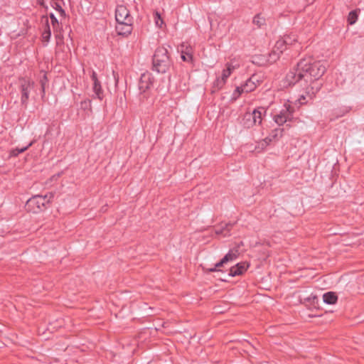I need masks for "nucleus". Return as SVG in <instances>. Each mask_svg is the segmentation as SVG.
Returning a JSON list of instances; mask_svg holds the SVG:
<instances>
[{"label": "nucleus", "mask_w": 364, "mask_h": 364, "mask_svg": "<svg viewBox=\"0 0 364 364\" xmlns=\"http://www.w3.org/2000/svg\"><path fill=\"white\" fill-rule=\"evenodd\" d=\"M325 72L326 67L322 62L304 58L286 75L284 83L289 86L296 83L300 85L304 93L300 95L299 102L304 105L307 102L306 97L312 99L321 89L322 82L320 78Z\"/></svg>", "instance_id": "f257e3e1"}, {"label": "nucleus", "mask_w": 364, "mask_h": 364, "mask_svg": "<svg viewBox=\"0 0 364 364\" xmlns=\"http://www.w3.org/2000/svg\"><path fill=\"white\" fill-rule=\"evenodd\" d=\"M116 31L119 36H128L133 29V18L124 5H118L115 9Z\"/></svg>", "instance_id": "f03ea898"}, {"label": "nucleus", "mask_w": 364, "mask_h": 364, "mask_svg": "<svg viewBox=\"0 0 364 364\" xmlns=\"http://www.w3.org/2000/svg\"><path fill=\"white\" fill-rule=\"evenodd\" d=\"M53 197V193H48L45 196L35 195L27 200L25 205L26 210L36 214L41 213L47 209Z\"/></svg>", "instance_id": "7ed1b4c3"}, {"label": "nucleus", "mask_w": 364, "mask_h": 364, "mask_svg": "<svg viewBox=\"0 0 364 364\" xmlns=\"http://www.w3.org/2000/svg\"><path fill=\"white\" fill-rule=\"evenodd\" d=\"M171 66L168 50L164 47L156 49L153 56V68L159 73H165Z\"/></svg>", "instance_id": "20e7f679"}, {"label": "nucleus", "mask_w": 364, "mask_h": 364, "mask_svg": "<svg viewBox=\"0 0 364 364\" xmlns=\"http://www.w3.org/2000/svg\"><path fill=\"white\" fill-rule=\"evenodd\" d=\"M18 85L21 93V103L24 108H26L28 104L30 93L34 88L35 83L28 77H21L18 78Z\"/></svg>", "instance_id": "39448f33"}, {"label": "nucleus", "mask_w": 364, "mask_h": 364, "mask_svg": "<svg viewBox=\"0 0 364 364\" xmlns=\"http://www.w3.org/2000/svg\"><path fill=\"white\" fill-rule=\"evenodd\" d=\"M267 109L259 107L255 109L252 113H246L244 117V126L246 128H251L255 125H260L263 117L265 116Z\"/></svg>", "instance_id": "423d86ee"}, {"label": "nucleus", "mask_w": 364, "mask_h": 364, "mask_svg": "<svg viewBox=\"0 0 364 364\" xmlns=\"http://www.w3.org/2000/svg\"><path fill=\"white\" fill-rule=\"evenodd\" d=\"M238 68L239 65H234L232 60L231 62L227 63L225 64V68L222 71L221 76L218 77L213 82V91L221 90L226 84L228 77L231 75L232 72Z\"/></svg>", "instance_id": "0eeeda50"}, {"label": "nucleus", "mask_w": 364, "mask_h": 364, "mask_svg": "<svg viewBox=\"0 0 364 364\" xmlns=\"http://www.w3.org/2000/svg\"><path fill=\"white\" fill-rule=\"evenodd\" d=\"M294 112V108L289 103H285L279 113L274 116V120L279 126H282L287 122L293 119Z\"/></svg>", "instance_id": "6e6552de"}, {"label": "nucleus", "mask_w": 364, "mask_h": 364, "mask_svg": "<svg viewBox=\"0 0 364 364\" xmlns=\"http://www.w3.org/2000/svg\"><path fill=\"white\" fill-rule=\"evenodd\" d=\"M263 81V75L259 73L253 74L246 82L242 85L245 92L248 93L254 91L257 86H259Z\"/></svg>", "instance_id": "1a4fd4ad"}, {"label": "nucleus", "mask_w": 364, "mask_h": 364, "mask_svg": "<svg viewBox=\"0 0 364 364\" xmlns=\"http://www.w3.org/2000/svg\"><path fill=\"white\" fill-rule=\"evenodd\" d=\"M154 82V77H153L151 73L146 72L141 74L140 77L139 88L141 90V92H144L153 86Z\"/></svg>", "instance_id": "9d476101"}, {"label": "nucleus", "mask_w": 364, "mask_h": 364, "mask_svg": "<svg viewBox=\"0 0 364 364\" xmlns=\"http://www.w3.org/2000/svg\"><path fill=\"white\" fill-rule=\"evenodd\" d=\"M287 48V46L283 42L282 38L278 40L274 47V50L269 54V58L272 61H276L279 58V53H282Z\"/></svg>", "instance_id": "9b49d317"}, {"label": "nucleus", "mask_w": 364, "mask_h": 364, "mask_svg": "<svg viewBox=\"0 0 364 364\" xmlns=\"http://www.w3.org/2000/svg\"><path fill=\"white\" fill-rule=\"evenodd\" d=\"M249 264L246 262H240L230 269L229 275L232 277L242 274L248 268Z\"/></svg>", "instance_id": "f8f14e48"}, {"label": "nucleus", "mask_w": 364, "mask_h": 364, "mask_svg": "<svg viewBox=\"0 0 364 364\" xmlns=\"http://www.w3.org/2000/svg\"><path fill=\"white\" fill-rule=\"evenodd\" d=\"M231 223H221L215 228V233L218 235H223L225 237L230 235V232L232 228Z\"/></svg>", "instance_id": "ddd939ff"}, {"label": "nucleus", "mask_w": 364, "mask_h": 364, "mask_svg": "<svg viewBox=\"0 0 364 364\" xmlns=\"http://www.w3.org/2000/svg\"><path fill=\"white\" fill-rule=\"evenodd\" d=\"M181 58L185 62H191L193 58L192 48L186 45L182 44L181 46Z\"/></svg>", "instance_id": "4468645a"}, {"label": "nucleus", "mask_w": 364, "mask_h": 364, "mask_svg": "<svg viewBox=\"0 0 364 364\" xmlns=\"http://www.w3.org/2000/svg\"><path fill=\"white\" fill-rule=\"evenodd\" d=\"M323 300L326 304H335L338 301V296L335 292L328 291L323 295Z\"/></svg>", "instance_id": "2eb2a0df"}, {"label": "nucleus", "mask_w": 364, "mask_h": 364, "mask_svg": "<svg viewBox=\"0 0 364 364\" xmlns=\"http://www.w3.org/2000/svg\"><path fill=\"white\" fill-rule=\"evenodd\" d=\"M92 90L97 99L102 100L104 97V92L100 80L93 82Z\"/></svg>", "instance_id": "dca6fc26"}, {"label": "nucleus", "mask_w": 364, "mask_h": 364, "mask_svg": "<svg viewBox=\"0 0 364 364\" xmlns=\"http://www.w3.org/2000/svg\"><path fill=\"white\" fill-rule=\"evenodd\" d=\"M51 36L50 28L48 23V19L46 18V24L44 31L42 33V41L47 43L50 41Z\"/></svg>", "instance_id": "f3484780"}, {"label": "nucleus", "mask_w": 364, "mask_h": 364, "mask_svg": "<svg viewBox=\"0 0 364 364\" xmlns=\"http://www.w3.org/2000/svg\"><path fill=\"white\" fill-rule=\"evenodd\" d=\"M227 263L225 259L223 258L219 262L216 263L213 267L208 268L205 267H202L203 271L205 273H210L216 271H220L218 268L223 266L224 264Z\"/></svg>", "instance_id": "a211bd4d"}, {"label": "nucleus", "mask_w": 364, "mask_h": 364, "mask_svg": "<svg viewBox=\"0 0 364 364\" xmlns=\"http://www.w3.org/2000/svg\"><path fill=\"white\" fill-rule=\"evenodd\" d=\"M282 39L283 42H284V43H286L287 46L293 45L298 41L297 36L294 33L285 35L282 37Z\"/></svg>", "instance_id": "6ab92c4d"}, {"label": "nucleus", "mask_w": 364, "mask_h": 364, "mask_svg": "<svg viewBox=\"0 0 364 364\" xmlns=\"http://www.w3.org/2000/svg\"><path fill=\"white\" fill-rule=\"evenodd\" d=\"M252 23L257 26V28H261L266 24V19L261 14H257L254 16Z\"/></svg>", "instance_id": "aec40b11"}, {"label": "nucleus", "mask_w": 364, "mask_h": 364, "mask_svg": "<svg viewBox=\"0 0 364 364\" xmlns=\"http://www.w3.org/2000/svg\"><path fill=\"white\" fill-rule=\"evenodd\" d=\"M358 17V11L357 10L351 11L348 14V23L350 25L354 24L357 21Z\"/></svg>", "instance_id": "412c9836"}, {"label": "nucleus", "mask_w": 364, "mask_h": 364, "mask_svg": "<svg viewBox=\"0 0 364 364\" xmlns=\"http://www.w3.org/2000/svg\"><path fill=\"white\" fill-rule=\"evenodd\" d=\"M284 129L282 128H277L272 131L269 136L274 139V140H278L279 138H281L283 136Z\"/></svg>", "instance_id": "4be33fe9"}, {"label": "nucleus", "mask_w": 364, "mask_h": 364, "mask_svg": "<svg viewBox=\"0 0 364 364\" xmlns=\"http://www.w3.org/2000/svg\"><path fill=\"white\" fill-rule=\"evenodd\" d=\"M154 19L156 25L159 28H162L163 25L164 24V22L161 16V14L158 11H155L154 13Z\"/></svg>", "instance_id": "5701e85b"}, {"label": "nucleus", "mask_w": 364, "mask_h": 364, "mask_svg": "<svg viewBox=\"0 0 364 364\" xmlns=\"http://www.w3.org/2000/svg\"><path fill=\"white\" fill-rule=\"evenodd\" d=\"M50 21H51V24H52L53 28V31L55 32L60 27L59 22H58V19L56 18V17L55 16V15L53 14H50Z\"/></svg>", "instance_id": "b1692460"}, {"label": "nucleus", "mask_w": 364, "mask_h": 364, "mask_svg": "<svg viewBox=\"0 0 364 364\" xmlns=\"http://www.w3.org/2000/svg\"><path fill=\"white\" fill-rule=\"evenodd\" d=\"M33 142L31 141L26 146H25L23 148H21V149L16 148V149H14L12 151V155L18 156L19 154L26 151L30 146H31L33 145Z\"/></svg>", "instance_id": "393cba45"}, {"label": "nucleus", "mask_w": 364, "mask_h": 364, "mask_svg": "<svg viewBox=\"0 0 364 364\" xmlns=\"http://www.w3.org/2000/svg\"><path fill=\"white\" fill-rule=\"evenodd\" d=\"M243 92H245V90H243L242 85L237 87L233 92L232 99L233 100L237 99L240 96V95Z\"/></svg>", "instance_id": "a878e982"}, {"label": "nucleus", "mask_w": 364, "mask_h": 364, "mask_svg": "<svg viewBox=\"0 0 364 364\" xmlns=\"http://www.w3.org/2000/svg\"><path fill=\"white\" fill-rule=\"evenodd\" d=\"M237 255L236 253L232 252V251H230L228 254H226L223 259L226 262L229 261H232L237 258Z\"/></svg>", "instance_id": "bb28decb"}, {"label": "nucleus", "mask_w": 364, "mask_h": 364, "mask_svg": "<svg viewBox=\"0 0 364 364\" xmlns=\"http://www.w3.org/2000/svg\"><path fill=\"white\" fill-rule=\"evenodd\" d=\"M274 139L269 135L267 137H266L264 139H263L260 142V145L262 148L266 147L268 146Z\"/></svg>", "instance_id": "cd10ccee"}, {"label": "nucleus", "mask_w": 364, "mask_h": 364, "mask_svg": "<svg viewBox=\"0 0 364 364\" xmlns=\"http://www.w3.org/2000/svg\"><path fill=\"white\" fill-rule=\"evenodd\" d=\"M90 107H91V102L89 100H85L82 101L80 103V107H81V109H82L84 110L90 108Z\"/></svg>", "instance_id": "c85d7f7f"}, {"label": "nucleus", "mask_w": 364, "mask_h": 364, "mask_svg": "<svg viewBox=\"0 0 364 364\" xmlns=\"http://www.w3.org/2000/svg\"><path fill=\"white\" fill-rule=\"evenodd\" d=\"M92 74H91V80H92V82H96V81H98V77H97V73L92 70Z\"/></svg>", "instance_id": "c756f323"}, {"label": "nucleus", "mask_w": 364, "mask_h": 364, "mask_svg": "<svg viewBox=\"0 0 364 364\" xmlns=\"http://www.w3.org/2000/svg\"><path fill=\"white\" fill-rule=\"evenodd\" d=\"M46 82H47V77H46V75H44V76H43V80H41V81H40V83H41V87L45 86V85H46Z\"/></svg>", "instance_id": "7c9ffc66"}, {"label": "nucleus", "mask_w": 364, "mask_h": 364, "mask_svg": "<svg viewBox=\"0 0 364 364\" xmlns=\"http://www.w3.org/2000/svg\"><path fill=\"white\" fill-rule=\"evenodd\" d=\"M49 1L50 0H38V2L41 6H45L46 3Z\"/></svg>", "instance_id": "2f4dec72"}, {"label": "nucleus", "mask_w": 364, "mask_h": 364, "mask_svg": "<svg viewBox=\"0 0 364 364\" xmlns=\"http://www.w3.org/2000/svg\"><path fill=\"white\" fill-rule=\"evenodd\" d=\"M57 9L60 11V13L61 14V15H64V14H65V11H64V10L61 8V6H58V5Z\"/></svg>", "instance_id": "473e14b6"}, {"label": "nucleus", "mask_w": 364, "mask_h": 364, "mask_svg": "<svg viewBox=\"0 0 364 364\" xmlns=\"http://www.w3.org/2000/svg\"><path fill=\"white\" fill-rule=\"evenodd\" d=\"M41 89H42V93H43L42 97H43V96H44V95H45V86L41 87Z\"/></svg>", "instance_id": "72a5a7b5"}]
</instances>
